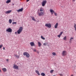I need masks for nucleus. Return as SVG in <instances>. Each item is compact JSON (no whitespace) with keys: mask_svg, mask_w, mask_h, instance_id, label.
Masks as SVG:
<instances>
[{"mask_svg":"<svg viewBox=\"0 0 76 76\" xmlns=\"http://www.w3.org/2000/svg\"><path fill=\"white\" fill-rule=\"evenodd\" d=\"M58 23H56L55 26V28H57V26H58Z\"/></svg>","mask_w":76,"mask_h":76,"instance_id":"9b49d317","label":"nucleus"},{"mask_svg":"<svg viewBox=\"0 0 76 76\" xmlns=\"http://www.w3.org/2000/svg\"><path fill=\"white\" fill-rule=\"evenodd\" d=\"M29 1V0H27L26 1L27 2H28V1Z\"/></svg>","mask_w":76,"mask_h":76,"instance_id":"58836bf2","label":"nucleus"},{"mask_svg":"<svg viewBox=\"0 0 76 76\" xmlns=\"http://www.w3.org/2000/svg\"><path fill=\"white\" fill-rule=\"evenodd\" d=\"M41 75V76H45V73H43V72L42 73Z\"/></svg>","mask_w":76,"mask_h":76,"instance_id":"f3484780","label":"nucleus"},{"mask_svg":"<svg viewBox=\"0 0 76 76\" xmlns=\"http://www.w3.org/2000/svg\"><path fill=\"white\" fill-rule=\"evenodd\" d=\"M6 61H9V59H7Z\"/></svg>","mask_w":76,"mask_h":76,"instance_id":"a19ab883","label":"nucleus"},{"mask_svg":"<svg viewBox=\"0 0 76 76\" xmlns=\"http://www.w3.org/2000/svg\"><path fill=\"white\" fill-rule=\"evenodd\" d=\"M23 55V56H26L27 57H28V58H29L30 56L29 54L27 52H24Z\"/></svg>","mask_w":76,"mask_h":76,"instance_id":"f03ea898","label":"nucleus"},{"mask_svg":"<svg viewBox=\"0 0 76 76\" xmlns=\"http://www.w3.org/2000/svg\"><path fill=\"white\" fill-rule=\"evenodd\" d=\"M60 76H62V75H60Z\"/></svg>","mask_w":76,"mask_h":76,"instance_id":"8fccbe9b","label":"nucleus"},{"mask_svg":"<svg viewBox=\"0 0 76 76\" xmlns=\"http://www.w3.org/2000/svg\"><path fill=\"white\" fill-rule=\"evenodd\" d=\"M11 2V0H8L6 2V3H10Z\"/></svg>","mask_w":76,"mask_h":76,"instance_id":"4468645a","label":"nucleus"},{"mask_svg":"<svg viewBox=\"0 0 76 76\" xmlns=\"http://www.w3.org/2000/svg\"><path fill=\"white\" fill-rule=\"evenodd\" d=\"M44 15V12H41L39 14V16H42Z\"/></svg>","mask_w":76,"mask_h":76,"instance_id":"6e6552de","label":"nucleus"},{"mask_svg":"<svg viewBox=\"0 0 76 76\" xmlns=\"http://www.w3.org/2000/svg\"><path fill=\"white\" fill-rule=\"evenodd\" d=\"M31 18L32 19V20H34V21H35V18H34V17H31Z\"/></svg>","mask_w":76,"mask_h":76,"instance_id":"aec40b11","label":"nucleus"},{"mask_svg":"<svg viewBox=\"0 0 76 76\" xmlns=\"http://www.w3.org/2000/svg\"><path fill=\"white\" fill-rule=\"evenodd\" d=\"M15 34H17V32L15 31Z\"/></svg>","mask_w":76,"mask_h":76,"instance_id":"4c0bfd02","label":"nucleus"},{"mask_svg":"<svg viewBox=\"0 0 76 76\" xmlns=\"http://www.w3.org/2000/svg\"><path fill=\"white\" fill-rule=\"evenodd\" d=\"M75 0H72L73 1H75Z\"/></svg>","mask_w":76,"mask_h":76,"instance_id":"ea45409f","label":"nucleus"},{"mask_svg":"<svg viewBox=\"0 0 76 76\" xmlns=\"http://www.w3.org/2000/svg\"><path fill=\"white\" fill-rule=\"evenodd\" d=\"M23 10V7H22L20 9L17 10V11L18 12H22Z\"/></svg>","mask_w":76,"mask_h":76,"instance_id":"0eeeda50","label":"nucleus"},{"mask_svg":"<svg viewBox=\"0 0 76 76\" xmlns=\"http://www.w3.org/2000/svg\"><path fill=\"white\" fill-rule=\"evenodd\" d=\"M66 38H67V37L66 36H65L63 38L64 40H66Z\"/></svg>","mask_w":76,"mask_h":76,"instance_id":"393cba45","label":"nucleus"},{"mask_svg":"<svg viewBox=\"0 0 76 76\" xmlns=\"http://www.w3.org/2000/svg\"><path fill=\"white\" fill-rule=\"evenodd\" d=\"M35 72H36V73H38V72H39V71H38V70H36L35 71Z\"/></svg>","mask_w":76,"mask_h":76,"instance_id":"72a5a7b5","label":"nucleus"},{"mask_svg":"<svg viewBox=\"0 0 76 76\" xmlns=\"http://www.w3.org/2000/svg\"><path fill=\"white\" fill-rule=\"evenodd\" d=\"M37 53L38 54H39V52H37Z\"/></svg>","mask_w":76,"mask_h":76,"instance_id":"79ce46f5","label":"nucleus"},{"mask_svg":"<svg viewBox=\"0 0 76 76\" xmlns=\"http://www.w3.org/2000/svg\"><path fill=\"white\" fill-rule=\"evenodd\" d=\"M47 3V1H43L42 3V6H45V4Z\"/></svg>","mask_w":76,"mask_h":76,"instance_id":"20e7f679","label":"nucleus"},{"mask_svg":"<svg viewBox=\"0 0 76 76\" xmlns=\"http://www.w3.org/2000/svg\"><path fill=\"white\" fill-rule=\"evenodd\" d=\"M37 74L38 75H39H39H40V74L39 73V72H37Z\"/></svg>","mask_w":76,"mask_h":76,"instance_id":"c9c22d12","label":"nucleus"},{"mask_svg":"<svg viewBox=\"0 0 76 76\" xmlns=\"http://www.w3.org/2000/svg\"><path fill=\"white\" fill-rule=\"evenodd\" d=\"M74 28L75 31H76V24L75 23H74Z\"/></svg>","mask_w":76,"mask_h":76,"instance_id":"a211bd4d","label":"nucleus"},{"mask_svg":"<svg viewBox=\"0 0 76 76\" xmlns=\"http://www.w3.org/2000/svg\"><path fill=\"white\" fill-rule=\"evenodd\" d=\"M13 68L14 69H19V66H17L16 65L14 64V66H13Z\"/></svg>","mask_w":76,"mask_h":76,"instance_id":"423d86ee","label":"nucleus"},{"mask_svg":"<svg viewBox=\"0 0 76 76\" xmlns=\"http://www.w3.org/2000/svg\"><path fill=\"white\" fill-rule=\"evenodd\" d=\"M12 4V5H15V4Z\"/></svg>","mask_w":76,"mask_h":76,"instance_id":"49530a36","label":"nucleus"},{"mask_svg":"<svg viewBox=\"0 0 76 76\" xmlns=\"http://www.w3.org/2000/svg\"><path fill=\"white\" fill-rule=\"evenodd\" d=\"M12 12V10H8L6 12V14H7L8 13H10V12Z\"/></svg>","mask_w":76,"mask_h":76,"instance_id":"f8f14e48","label":"nucleus"},{"mask_svg":"<svg viewBox=\"0 0 76 76\" xmlns=\"http://www.w3.org/2000/svg\"><path fill=\"white\" fill-rule=\"evenodd\" d=\"M0 72H1V69H0Z\"/></svg>","mask_w":76,"mask_h":76,"instance_id":"37998d69","label":"nucleus"},{"mask_svg":"<svg viewBox=\"0 0 76 76\" xmlns=\"http://www.w3.org/2000/svg\"><path fill=\"white\" fill-rule=\"evenodd\" d=\"M42 11H43V10H42V9H40V12H42Z\"/></svg>","mask_w":76,"mask_h":76,"instance_id":"f704fd0d","label":"nucleus"},{"mask_svg":"<svg viewBox=\"0 0 76 76\" xmlns=\"http://www.w3.org/2000/svg\"><path fill=\"white\" fill-rule=\"evenodd\" d=\"M61 36V35H60V34H59L57 36V37H59V38H60Z\"/></svg>","mask_w":76,"mask_h":76,"instance_id":"2f4dec72","label":"nucleus"},{"mask_svg":"<svg viewBox=\"0 0 76 76\" xmlns=\"http://www.w3.org/2000/svg\"><path fill=\"white\" fill-rule=\"evenodd\" d=\"M47 45V43H45L43 44L44 45Z\"/></svg>","mask_w":76,"mask_h":76,"instance_id":"c85d7f7f","label":"nucleus"},{"mask_svg":"<svg viewBox=\"0 0 76 76\" xmlns=\"http://www.w3.org/2000/svg\"><path fill=\"white\" fill-rule=\"evenodd\" d=\"M63 31H62L60 33V34H59L60 35H62V34H63Z\"/></svg>","mask_w":76,"mask_h":76,"instance_id":"7c9ffc66","label":"nucleus"},{"mask_svg":"<svg viewBox=\"0 0 76 76\" xmlns=\"http://www.w3.org/2000/svg\"><path fill=\"white\" fill-rule=\"evenodd\" d=\"M30 44L32 47L34 46V45H35V44L34 43V42H31L30 43Z\"/></svg>","mask_w":76,"mask_h":76,"instance_id":"1a4fd4ad","label":"nucleus"},{"mask_svg":"<svg viewBox=\"0 0 76 76\" xmlns=\"http://www.w3.org/2000/svg\"><path fill=\"white\" fill-rule=\"evenodd\" d=\"M12 24L13 25L14 24H16V22H13L12 23Z\"/></svg>","mask_w":76,"mask_h":76,"instance_id":"bb28decb","label":"nucleus"},{"mask_svg":"<svg viewBox=\"0 0 76 76\" xmlns=\"http://www.w3.org/2000/svg\"><path fill=\"white\" fill-rule=\"evenodd\" d=\"M12 22V20H11V19H10L9 20V22L10 23H11Z\"/></svg>","mask_w":76,"mask_h":76,"instance_id":"b1692460","label":"nucleus"},{"mask_svg":"<svg viewBox=\"0 0 76 76\" xmlns=\"http://www.w3.org/2000/svg\"><path fill=\"white\" fill-rule=\"evenodd\" d=\"M52 54L53 56H57V54H56V53L55 52L52 53Z\"/></svg>","mask_w":76,"mask_h":76,"instance_id":"412c9836","label":"nucleus"},{"mask_svg":"<svg viewBox=\"0 0 76 76\" xmlns=\"http://www.w3.org/2000/svg\"><path fill=\"white\" fill-rule=\"evenodd\" d=\"M53 76H56V75H53Z\"/></svg>","mask_w":76,"mask_h":76,"instance_id":"de8ad7c7","label":"nucleus"},{"mask_svg":"<svg viewBox=\"0 0 76 76\" xmlns=\"http://www.w3.org/2000/svg\"><path fill=\"white\" fill-rule=\"evenodd\" d=\"M3 49L4 50H5V48L4 47L3 48Z\"/></svg>","mask_w":76,"mask_h":76,"instance_id":"e433bc0d","label":"nucleus"},{"mask_svg":"<svg viewBox=\"0 0 76 76\" xmlns=\"http://www.w3.org/2000/svg\"><path fill=\"white\" fill-rule=\"evenodd\" d=\"M65 53H66V51H64L63 52H62V55L63 56H65Z\"/></svg>","mask_w":76,"mask_h":76,"instance_id":"dca6fc26","label":"nucleus"},{"mask_svg":"<svg viewBox=\"0 0 76 76\" xmlns=\"http://www.w3.org/2000/svg\"><path fill=\"white\" fill-rule=\"evenodd\" d=\"M50 11L51 12V13L52 15H53V13H54V11L53 10H50Z\"/></svg>","mask_w":76,"mask_h":76,"instance_id":"ddd939ff","label":"nucleus"},{"mask_svg":"<svg viewBox=\"0 0 76 76\" xmlns=\"http://www.w3.org/2000/svg\"><path fill=\"white\" fill-rule=\"evenodd\" d=\"M71 76H73V75H71Z\"/></svg>","mask_w":76,"mask_h":76,"instance_id":"a18cd8bd","label":"nucleus"},{"mask_svg":"<svg viewBox=\"0 0 76 76\" xmlns=\"http://www.w3.org/2000/svg\"><path fill=\"white\" fill-rule=\"evenodd\" d=\"M14 56L16 57H17L18 58H19V56H17L16 55H14Z\"/></svg>","mask_w":76,"mask_h":76,"instance_id":"6ab92c4d","label":"nucleus"},{"mask_svg":"<svg viewBox=\"0 0 76 76\" xmlns=\"http://www.w3.org/2000/svg\"><path fill=\"white\" fill-rule=\"evenodd\" d=\"M33 51L34 52H37V50L36 49H34L33 50Z\"/></svg>","mask_w":76,"mask_h":76,"instance_id":"473e14b6","label":"nucleus"},{"mask_svg":"<svg viewBox=\"0 0 76 76\" xmlns=\"http://www.w3.org/2000/svg\"><path fill=\"white\" fill-rule=\"evenodd\" d=\"M18 54H19V52L18 53Z\"/></svg>","mask_w":76,"mask_h":76,"instance_id":"09e8293b","label":"nucleus"},{"mask_svg":"<svg viewBox=\"0 0 76 76\" xmlns=\"http://www.w3.org/2000/svg\"><path fill=\"white\" fill-rule=\"evenodd\" d=\"M54 72V70H51L50 72V73H53V72Z\"/></svg>","mask_w":76,"mask_h":76,"instance_id":"a878e982","label":"nucleus"},{"mask_svg":"<svg viewBox=\"0 0 76 76\" xmlns=\"http://www.w3.org/2000/svg\"><path fill=\"white\" fill-rule=\"evenodd\" d=\"M74 38L73 37H71L70 39V41L69 42H71L72 41V39H74Z\"/></svg>","mask_w":76,"mask_h":76,"instance_id":"5701e85b","label":"nucleus"},{"mask_svg":"<svg viewBox=\"0 0 76 76\" xmlns=\"http://www.w3.org/2000/svg\"><path fill=\"white\" fill-rule=\"evenodd\" d=\"M2 47H3L2 45H0V48H2Z\"/></svg>","mask_w":76,"mask_h":76,"instance_id":"cd10ccee","label":"nucleus"},{"mask_svg":"<svg viewBox=\"0 0 76 76\" xmlns=\"http://www.w3.org/2000/svg\"><path fill=\"white\" fill-rule=\"evenodd\" d=\"M6 31L8 32H12V29L11 28H9L6 30Z\"/></svg>","mask_w":76,"mask_h":76,"instance_id":"39448f33","label":"nucleus"},{"mask_svg":"<svg viewBox=\"0 0 76 76\" xmlns=\"http://www.w3.org/2000/svg\"><path fill=\"white\" fill-rule=\"evenodd\" d=\"M2 70L4 72H5L7 71V69L6 68H3L2 69Z\"/></svg>","mask_w":76,"mask_h":76,"instance_id":"9d476101","label":"nucleus"},{"mask_svg":"<svg viewBox=\"0 0 76 76\" xmlns=\"http://www.w3.org/2000/svg\"><path fill=\"white\" fill-rule=\"evenodd\" d=\"M22 31H23V28L22 27H20L18 30L17 31L18 34H20L22 32Z\"/></svg>","mask_w":76,"mask_h":76,"instance_id":"f257e3e1","label":"nucleus"},{"mask_svg":"<svg viewBox=\"0 0 76 76\" xmlns=\"http://www.w3.org/2000/svg\"><path fill=\"white\" fill-rule=\"evenodd\" d=\"M59 75H63L62 74H59Z\"/></svg>","mask_w":76,"mask_h":76,"instance_id":"c03bdc74","label":"nucleus"},{"mask_svg":"<svg viewBox=\"0 0 76 76\" xmlns=\"http://www.w3.org/2000/svg\"><path fill=\"white\" fill-rule=\"evenodd\" d=\"M45 26L46 27H48V28H51V25L50 23L48 24L46 23L45 24Z\"/></svg>","mask_w":76,"mask_h":76,"instance_id":"7ed1b4c3","label":"nucleus"},{"mask_svg":"<svg viewBox=\"0 0 76 76\" xmlns=\"http://www.w3.org/2000/svg\"><path fill=\"white\" fill-rule=\"evenodd\" d=\"M38 43L39 47H41V43L39 42H38Z\"/></svg>","mask_w":76,"mask_h":76,"instance_id":"2eb2a0df","label":"nucleus"},{"mask_svg":"<svg viewBox=\"0 0 76 76\" xmlns=\"http://www.w3.org/2000/svg\"><path fill=\"white\" fill-rule=\"evenodd\" d=\"M54 14H55V16H57V13H56L54 12Z\"/></svg>","mask_w":76,"mask_h":76,"instance_id":"c756f323","label":"nucleus"},{"mask_svg":"<svg viewBox=\"0 0 76 76\" xmlns=\"http://www.w3.org/2000/svg\"><path fill=\"white\" fill-rule=\"evenodd\" d=\"M41 38L42 39H43L44 40H45V38L43 37V36H41Z\"/></svg>","mask_w":76,"mask_h":76,"instance_id":"4be33fe9","label":"nucleus"}]
</instances>
